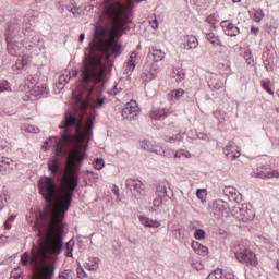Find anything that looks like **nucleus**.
<instances>
[{
	"mask_svg": "<svg viewBox=\"0 0 279 279\" xmlns=\"http://www.w3.org/2000/svg\"><path fill=\"white\" fill-rule=\"evenodd\" d=\"M105 14L109 21H112L111 28L101 27L97 34L100 39L97 43L89 45L88 52L85 53L83 61L82 82L73 92L74 102L73 111L66 112L63 122L60 124L63 145H72L77 147L81 145L86 153V143L93 138V125L95 119L93 116L88 117L85 124L84 114L87 108H104L106 99L101 98L99 94H95V84L101 82L106 71V63H104V53L107 62L110 56L119 58L123 53V46L119 44L117 38L123 36V32L130 25V8L120 2H111L106 5Z\"/></svg>",
	"mask_w": 279,
	"mask_h": 279,
	"instance_id": "obj_1",
	"label": "nucleus"
},
{
	"mask_svg": "<svg viewBox=\"0 0 279 279\" xmlns=\"http://www.w3.org/2000/svg\"><path fill=\"white\" fill-rule=\"evenodd\" d=\"M68 147L71 149L60 187L58 189L56 181L49 177L41 178L38 183L39 193L48 203V207L35 223L37 244L33 245L31 253L25 252L21 256L24 267H33V279H52L56 274L57 256L62 252L64 214L71 208L75 189L80 185L76 162H82L86 157L82 145Z\"/></svg>",
	"mask_w": 279,
	"mask_h": 279,
	"instance_id": "obj_2",
	"label": "nucleus"
},
{
	"mask_svg": "<svg viewBox=\"0 0 279 279\" xmlns=\"http://www.w3.org/2000/svg\"><path fill=\"white\" fill-rule=\"evenodd\" d=\"M235 258L246 267H258V257L256 256V253L250 248H243L235 252Z\"/></svg>",
	"mask_w": 279,
	"mask_h": 279,
	"instance_id": "obj_3",
	"label": "nucleus"
},
{
	"mask_svg": "<svg viewBox=\"0 0 279 279\" xmlns=\"http://www.w3.org/2000/svg\"><path fill=\"white\" fill-rule=\"evenodd\" d=\"M26 84L28 88H31V95L34 97H43V95H47L49 93L47 83H43L40 81L36 82V78L33 75L27 76Z\"/></svg>",
	"mask_w": 279,
	"mask_h": 279,
	"instance_id": "obj_4",
	"label": "nucleus"
},
{
	"mask_svg": "<svg viewBox=\"0 0 279 279\" xmlns=\"http://www.w3.org/2000/svg\"><path fill=\"white\" fill-rule=\"evenodd\" d=\"M253 178H260V180H271V178H279V171L274 170L268 166H263L253 172Z\"/></svg>",
	"mask_w": 279,
	"mask_h": 279,
	"instance_id": "obj_5",
	"label": "nucleus"
},
{
	"mask_svg": "<svg viewBox=\"0 0 279 279\" xmlns=\"http://www.w3.org/2000/svg\"><path fill=\"white\" fill-rule=\"evenodd\" d=\"M23 47H25V49H27V51H29L31 49H34V43H29L28 39H25L23 41V44L15 41V43H11L8 44V51L11 53V56H21V49H23Z\"/></svg>",
	"mask_w": 279,
	"mask_h": 279,
	"instance_id": "obj_6",
	"label": "nucleus"
},
{
	"mask_svg": "<svg viewBox=\"0 0 279 279\" xmlns=\"http://www.w3.org/2000/svg\"><path fill=\"white\" fill-rule=\"evenodd\" d=\"M235 213L236 214H234V216L236 219H239V221H252V219L256 217L254 209L247 205H241Z\"/></svg>",
	"mask_w": 279,
	"mask_h": 279,
	"instance_id": "obj_7",
	"label": "nucleus"
},
{
	"mask_svg": "<svg viewBox=\"0 0 279 279\" xmlns=\"http://www.w3.org/2000/svg\"><path fill=\"white\" fill-rule=\"evenodd\" d=\"M126 189L131 191L133 195H145V184L138 179H128Z\"/></svg>",
	"mask_w": 279,
	"mask_h": 279,
	"instance_id": "obj_8",
	"label": "nucleus"
},
{
	"mask_svg": "<svg viewBox=\"0 0 279 279\" xmlns=\"http://www.w3.org/2000/svg\"><path fill=\"white\" fill-rule=\"evenodd\" d=\"M140 112L138 104L136 100H131L126 102L125 107L122 110V117L123 119L132 120L134 117H136Z\"/></svg>",
	"mask_w": 279,
	"mask_h": 279,
	"instance_id": "obj_9",
	"label": "nucleus"
},
{
	"mask_svg": "<svg viewBox=\"0 0 279 279\" xmlns=\"http://www.w3.org/2000/svg\"><path fill=\"white\" fill-rule=\"evenodd\" d=\"M223 154L228 160H235L241 156V150H239L234 142H229L223 148Z\"/></svg>",
	"mask_w": 279,
	"mask_h": 279,
	"instance_id": "obj_10",
	"label": "nucleus"
},
{
	"mask_svg": "<svg viewBox=\"0 0 279 279\" xmlns=\"http://www.w3.org/2000/svg\"><path fill=\"white\" fill-rule=\"evenodd\" d=\"M165 197H167V187L159 184L156 191V198L153 201L154 210H158L162 206Z\"/></svg>",
	"mask_w": 279,
	"mask_h": 279,
	"instance_id": "obj_11",
	"label": "nucleus"
},
{
	"mask_svg": "<svg viewBox=\"0 0 279 279\" xmlns=\"http://www.w3.org/2000/svg\"><path fill=\"white\" fill-rule=\"evenodd\" d=\"M220 27H222V31L225 32L226 36H239V34H241L239 27H236V25H234L232 22L228 20L221 21Z\"/></svg>",
	"mask_w": 279,
	"mask_h": 279,
	"instance_id": "obj_12",
	"label": "nucleus"
},
{
	"mask_svg": "<svg viewBox=\"0 0 279 279\" xmlns=\"http://www.w3.org/2000/svg\"><path fill=\"white\" fill-rule=\"evenodd\" d=\"M46 145L49 148L52 147L57 156H62V154H64V145L58 137H50L46 141Z\"/></svg>",
	"mask_w": 279,
	"mask_h": 279,
	"instance_id": "obj_13",
	"label": "nucleus"
},
{
	"mask_svg": "<svg viewBox=\"0 0 279 279\" xmlns=\"http://www.w3.org/2000/svg\"><path fill=\"white\" fill-rule=\"evenodd\" d=\"M165 51L156 47H151L148 53V58L153 60V62H162V60H165Z\"/></svg>",
	"mask_w": 279,
	"mask_h": 279,
	"instance_id": "obj_14",
	"label": "nucleus"
},
{
	"mask_svg": "<svg viewBox=\"0 0 279 279\" xmlns=\"http://www.w3.org/2000/svg\"><path fill=\"white\" fill-rule=\"evenodd\" d=\"M211 209L214 215H217L218 217H222L223 213H226V203L223 201H215L211 204Z\"/></svg>",
	"mask_w": 279,
	"mask_h": 279,
	"instance_id": "obj_15",
	"label": "nucleus"
},
{
	"mask_svg": "<svg viewBox=\"0 0 279 279\" xmlns=\"http://www.w3.org/2000/svg\"><path fill=\"white\" fill-rule=\"evenodd\" d=\"M191 247L198 256H208V247L202 245L199 242L193 241Z\"/></svg>",
	"mask_w": 279,
	"mask_h": 279,
	"instance_id": "obj_16",
	"label": "nucleus"
},
{
	"mask_svg": "<svg viewBox=\"0 0 279 279\" xmlns=\"http://www.w3.org/2000/svg\"><path fill=\"white\" fill-rule=\"evenodd\" d=\"M138 219L142 226H145V228H160V221L158 220H154L145 216H140Z\"/></svg>",
	"mask_w": 279,
	"mask_h": 279,
	"instance_id": "obj_17",
	"label": "nucleus"
},
{
	"mask_svg": "<svg viewBox=\"0 0 279 279\" xmlns=\"http://www.w3.org/2000/svg\"><path fill=\"white\" fill-rule=\"evenodd\" d=\"M84 267L88 271H97L99 269V257H89L84 264Z\"/></svg>",
	"mask_w": 279,
	"mask_h": 279,
	"instance_id": "obj_18",
	"label": "nucleus"
},
{
	"mask_svg": "<svg viewBox=\"0 0 279 279\" xmlns=\"http://www.w3.org/2000/svg\"><path fill=\"white\" fill-rule=\"evenodd\" d=\"M136 58H138V53L133 51L125 63L126 71H134V69H136Z\"/></svg>",
	"mask_w": 279,
	"mask_h": 279,
	"instance_id": "obj_19",
	"label": "nucleus"
},
{
	"mask_svg": "<svg viewBox=\"0 0 279 279\" xmlns=\"http://www.w3.org/2000/svg\"><path fill=\"white\" fill-rule=\"evenodd\" d=\"M14 169V161L12 159H2L0 161V172L12 171Z\"/></svg>",
	"mask_w": 279,
	"mask_h": 279,
	"instance_id": "obj_20",
	"label": "nucleus"
},
{
	"mask_svg": "<svg viewBox=\"0 0 279 279\" xmlns=\"http://www.w3.org/2000/svg\"><path fill=\"white\" fill-rule=\"evenodd\" d=\"M48 169L52 175H57L60 171V161L58 159H51L48 161Z\"/></svg>",
	"mask_w": 279,
	"mask_h": 279,
	"instance_id": "obj_21",
	"label": "nucleus"
},
{
	"mask_svg": "<svg viewBox=\"0 0 279 279\" xmlns=\"http://www.w3.org/2000/svg\"><path fill=\"white\" fill-rule=\"evenodd\" d=\"M22 56H24V58L17 59L15 63V66L16 69H19V71H21V69H25V66H27V64L29 63V57L25 54V50L23 49H22Z\"/></svg>",
	"mask_w": 279,
	"mask_h": 279,
	"instance_id": "obj_22",
	"label": "nucleus"
},
{
	"mask_svg": "<svg viewBox=\"0 0 279 279\" xmlns=\"http://www.w3.org/2000/svg\"><path fill=\"white\" fill-rule=\"evenodd\" d=\"M166 117H167V110L165 109H157L150 112V119H154V121H160L162 119H166Z\"/></svg>",
	"mask_w": 279,
	"mask_h": 279,
	"instance_id": "obj_23",
	"label": "nucleus"
},
{
	"mask_svg": "<svg viewBox=\"0 0 279 279\" xmlns=\"http://www.w3.org/2000/svg\"><path fill=\"white\" fill-rule=\"evenodd\" d=\"M168 97H169L170 101H173L174 99L178 101V100L182 99V97H184V89H182V88L174 89L168 94Z\"/></svg>",
	"mask_w": 279,
	"mask_h": 279,
	"instance_id": "obj_24",
	"label": "nucleus"
},
{
	"mask_svg": "<svg viewBox=\"0 0 279 279\" xmlns=\"http://www.w3.org/2000/svg\"><path fill=\"white\" fill-rule=\"evenodd\" d=\"M206 38L208 40V43H210V45H213L214 47H221V39H219V36L215 35L214 33H208L206 35Z\"/></svg>",
	"mask_w": 279,
	"mask_h": 279,
	"instance_id": "obj_25",
	"label": "nucleus"
},
{
	"mask_svg": "<svg viewBox=\"0 0 279 279\" xmlns=\"http://www.w3.org/2000/svg\"><path fill=\"white\" fill-rule=\"evenodd\" d=\"M199 41H197V37L191 35L186 37V49H197Z\"/></svg>",
	"mask_w": 279,
	"mask_h": 279,
	"instance_id": "obj_26",
	"label": "nucleus"
},
{
	"mask_svg": "<svg viewBox=\"0 0 279 279\" xmlns=\"http://www.w3.org/2000/svg\"><path fill=\"white\" fill-rule=\"evenodd\" d=\"M173 77L175 82H182L184 77H186V74L184 73V69L182 68H175L173 71Z\"/></svg>",
	"mask_w": 279,
	"mask_h": 279,
	"instance_id": "obj_27",
	"label": "nucleus"
},
{
	"mask_svg": "<svg viewBox=\"0 0 279 279\" xmlns=\"http://www.w3.org/2000/svg\"><path fill=\"white\" fill-rule=\"evenodd\" d=\"M58 279H75V271L71 269L60 271Z\"/></svg>",
	"mask_w": 279,
	"mask_h": 279,
	"instance_id": "obj_28",
	"label": "nucleus"
},
{
	"mask_svg": "<svg viewBox=\"0 0 279 279\" xmlns=\"http://www.w3.org/2000/svg\"><path fill=\"white\" fill-rule=\"evenodd\" d=\"M262 88L266 90L269 95H274V89H271V80L265 78L260 82Z\"/></svg>",
	"mask_w": 279,
	"mask_h": 279,
	"instance_id": "obj_29",
	"label": "nucleus"
},
{
	"mask_svg": "<svg viewBox=\"0 0 279 279\" xmlns=\"http://www.w3.org/2000/svg\"><path fill=\"white\" fill-rule=\"evenodd\" d=\"M184 137L182 136V134L177 133L175 135H166L165 136V141L166 143H178L180 141H182Z\"/></svg>",
	"mask_w": 279,
	"mask_h": 279,
	"instance_id": "obj_30",
	"label": "nucleus"
},
{
	"mask_svg": "<svg viewBox=\"0 0 279 279\" xmlns=\"http://www.w3.org/2000/svg\"><path fill=\"white\" fill-rule=\"evenodd\" d=\"M92 165H93L94 169H96V171H101V169H104V167H106V162L104 161L102 158L94 159Z\"/></svg>",
	"mask_w": 279,
	"mask_h": 279,
	"instance_id": "obj_31",
	"label": "nucleus"
},
{
	"mask_svg": "<svg viewBox=\"0 0 279 279\" xmlns=\"http://www.w3.org/2000/svg\"><path fill=\"white\" fill-rule=\"evenodd\" d=\"M263 19H265V12H263L262 9L255 10L253 14V21H255V23H260Z\"/></svg>",
	"mask_w": 279,
	"mask_h": 279,
	"instance_id": "obj_32",
	"label": "nucleus"
},
{
	"mask_svg": "<svg viewBox=\"0 0 279 279\" xmlns=\"http://www.w3.org/2000/svg\"><path fill=\"white\" fill-rule=\"evenodd\" d=\"M191 153L185 149H179L174 153V158H178L179 160L180 158H191Z\"/></svg>",
	"mask_w": 279,
	"mask_h": 279,
	"instance_id": "obj_33",
	"label": "nucleus"
},
{
	"mask_svg": "<svg viewBox=\"0 0 279 279\" xmlns=\"http://www.w3.org/2000/svg\"><path fill=\"white\" fill-rule=\"evenodd\" d=\"M207 279H223V270L216 269L208 275Z\"/></svg>",
	"mask_w": 279,
	"mask_h": 279,
	"instance_id": "obj_34",
	"label": "nucleus"
},
{
	"mask_svg": "<svg viewBox=\"0 0 279 279\" xmlns=\"http://www.w3.org/2000/svg\"><path fill=\"white\" fill-rule=\"evenodd\" d=\"M196 196L201 202H206V197H208V191L206 189H199L196 192Z\"/></svg>",
	"mask_w": 279,
	"mask_h": 279,
	"instance_id": "obj_35",
	"label": "nucleus"
},
{
	"mask_svg": "<svg viewBox=\"0 0 279 279\" xmlns=\"http://www.w3.org/2000/svg\"><path fill=\"white\" fill-rule=\"evenodd\" d=\"M194 239H197L198 241H204V239H206V231H204L203 229H195Z\"/></svg>",
	"mask_w": 279,
	"mask_h": 279,
	"instance_id": "obj_36",
	"label": "nucleus"
},
{
	"mask_svg": "<svg viewBox=\"0 0 279 279\" xmlns=\"http://www.w3.org/2000/svg\"><path fill=\"white\" fill-rule=\"evenodd\" d=\"M10 279H23V270L21 268L13 269Z\"/></svg>",
	"mask_w": 279,
	"mask_h": 279,
	"instance_id": "obj_37",
	"label": "nucleus"
},
{
	"mask_svg": "<svg viewBox=\"0 0 279 279\" xmlns=\"http://www.w3.org/2000/svg\"><path fill=\"white\" fill-rule=\"evenodd\" d=\"M9 90H12V88L10 87V82L8 81L0 82V93H7Z\"/></svg>",
	"mask_w": 279,
	"mask_h": 279,
	"instance_id": "obj_38",
	"label": "nucleus"
},
{
	"mask_svg": "<svg viewBox=\"0 0 279 279\" xmlns=\"http://www.w3.org/2000/svg\"><path fill=\"white\" fill-rule=\"evenodd\" d=\"M24 130L25 132H29L31 134H38V132H40V130L33 124H26L24 126Z\"/></svg>",
	"mask_w": 279,
	"mask_h": 279,
	"instance_id": "obj_39",
	"label": "nucleus"
},
{
	"mask_svg": "<svg viewBox=\"0 0 279 279\" xmlns=\"http://www.w3.org/2000/svg\"><path fill=\"white\" fill-rule=\"evenodd\" d=\"M141 147L145 149L146 151H154V146H151V142L149 141H143L141 143Z\"/></svg>",
	"mask_w": 279,
	"mask_h": 279,
	"instance_id": "obj_40",
	"label": "nucleus"
},
{
	"mask_svg": "<svg viewBox=\"0 0 279 279\" xmlns=\"http://www.w3.org/2000/svg\"><path fill=\"white\" fill-rule=\"evenodd\" d=\"M8 206V198H5V195H0V210H3Z\"/></svg>",
	"mask_w": 279,
	"mask_h": 279,
	"instance_id": "obj_41",
	"label": "nucleus"
},
{
	"mask_svg": "<svg viewBox=\"0 0 279 279\" xmlns=\"http://www.w3.org/2000/svg\"><path fill=\"white\" fill-rule=\"evenodd\" d=\"M77 277L81 279L86 278V271H84V268H82V267L77 268Z\"/></svg>",
	"mask_w": 279,
	"mask_h": 279,
	"instance_id": "obj_42",
	"label": "nucleus"
},
{
	"mask_svg": "<svg viewBox=\"0 0 279 279\" xmlns=\"http://www.w3.org/2000/svg\"><path fill=\"white\" fill-rule=\"evenodd\" d=\"M12 228V218H8L4 222V230H10Z\"/></svg>",
	"mask_w": 279,
	"mask_h": 279,
	"instance_id": "obj_43",
	"label": "nucleus"
},
{
	"mask_svg": "<svg viewBox=\"0 0 279 279\" xmlns=\"http://www.w3.org/2000/svg\"><path fill=\"white\" fill-rule=\"evenodd\" d=\"M153 29H158V20H153V22L150 23Z\"/></svg>",
	"mask_w": 279,
	"mask_h": 279,
	"instance_id": "obj_44",
	"label": "nucleus"
},
{
	"mask_svg": "<svg viewBox=\"0 0 279 279\" xmlns=\"http://www.w3.org/2000/svg\"><path fill=\"white\" fill-rule=\"evenodd\" d=\"M8 242V235L1 234L0 235V243H5Z\"/></svg>",
	"mask_w": 279,
	"mask_h": 279,
	"instance_id": "obj_45",
	"label": "nucleus"
},
{
	"mask_svg": "<svg viewBox=\"0 0 279 279\" xmlns=\"http://www.w3.org/2000/svg\"><path fill=\"white\" fill-rule=\"evenodd\" d=\"M195 269H197L198 271L204 269V265L199 264H194Z\"/></svg>",
	"mask_w": 279,
	"mask_h": 279,
	"instance_id": "obj_46",
	"label": "nucleus"
},
{
	"mask_svg": "<svg viewBox=\"0 0 279 279\" xmlns=\"http://www.w3.org/2000/svg\"><path fill=\"white\" fill-rule=\"evenodd\" d=\"M225 279H234V275L231 272L226 274Z\"/></svg>",
	"mask_w": 279,
	"mask_h": 279,
	"instance_id": "obj_47",
	"label": "nucleus"
},
{
	"mask_svg": "<svg viewBox=\"0 0 279 279\" xmlns=\"http://www.w3.org/2000/svg\"><path fill=\"white\" fill-rule=\"evenodd\" d=\"M60 80H64L65 84H69V81L71 80V76L64 77V75L60 76Z\"/></svg>",
	"mask_w": 279,
	"mask_h": 279,
	"instance_id": "obj_48",
	"label": "nucleus"
},
{
	"mask_svg": "<svg viewBox=\"0 0 279 279\" xmlns=\"http://www.w3.org/2000/svg\"><path fill=\"white\" fill-rule=\"evenodd\" d=\"M84 38H86V35H84V33H83L78 37V43H84Z\"/></svg>",
	"mask_w": 279,
	"mask_h": 279,
	"instance_id": "obj_49",
	"label": "nucleus"
},
{
	"mask_svg": "<svg viewBox=\"0 0 279 279\" xmlns=\"http://www.w3.org/2000/svg\"><path fill=\"white\" fill-rule=\"evenodd\" d=\"M66 250H68L66 256H68L69 258H71V256H73V253H71V251H69V250H70L69 243H68V245H66Z\"/></svg>",
	"mask_w": 279,
	"mask_h": 279,
	"instance_id": "obj_50",
	"label": "nucleus"
},
{
	"mask_svg": "<svg viewBox=\"0 0 279 279\" xmlns=\"http://www.w3.org/2000/svg\"><path fill=\"white\" fill-rule=\"evenodd\" d=\"M251 32H252V34H258V28L252 26Z\"/></svg>",
	"mask_w": 279,
	"mask_h": 279,
	"instance_id": "obj_51",
	"label": "nucleus"
},
{
	"mask_svg": "<svg viewBox=\"0 0 279 279\" xmlns=\"http://www.w3.org/2000/svg\"><path fill=\"white\" fill-rule=\"evenodd\" d=\"M9 219H11V223H12V221H14L15 219V216H10Z\"/></svg>",
	"mask_w": 279,
	"mask_h": 279,
	"instance_id": "obj_52",
	"label": "nucleus"
},
{
	"mask_svg": "<svg viewBox=\"0 0 279 279\" xmlns=\"http://www.w3.org/2000/svg\"><path fill=\"white\" fill-rule=\"evenodd\" d=\"M233 1V3H240L241 2V0H232Z\"/></svg>",
	"mask_w": 279,
	"mask_h": 279,
	"instance_id": "obj_53",
	"label": "nucleus"
},
{
	"mask_svg": "<svg viewBox=\"0 0 279 279\" xmlns=\"http://www.w3.org/2000/svg\"><path fill=\"white\" fill-rule=\"evenodd\" d=\"M114 195H119V190L113 191Z\"/></svg>",
	"mask_w": 279,
	"mask_h": 279,
	"instance_id": "obj_54",
	"label": "nucleus"
},
{
	"mask_svg": "<svg viewBox=\"0 0 279 279\" xmlns=\"http://www.w3.org/2000/svg\"><path fill=\"white\" fill-rule=\"evenodd\" d=\"M277 269H278V271H279V260H277Z\"/></svg>",
	"mask_w": 279,
	"mask_h": 279,
	"instance_id": "obj_55",
	"label": "nucleus"
},
{
	"mask_svg": "<svg viewBox=\"0 0 279 279\" xmlns=\"http://www.w3.org/2000/svg\"><path fill=\"white\" fill-rule=\"evenodd\" d=\"M73 75H74V76L77 75V72H73Z\"/></svg>",
	"mask_w": 279,
	"mask_h": 279,
	"instance_id": "obj_56",
	"label": "nucleus"
}]
</instances>
